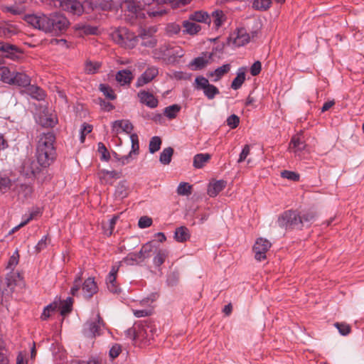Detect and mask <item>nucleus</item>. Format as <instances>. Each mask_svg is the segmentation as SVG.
I'll use <instances>...</instances> for the list:
<instances>
[{
    "label": "nucleus",
    "instance_id": "obj_1",
    "mask_svg": "<svg viewBox=\"0 0 364 364\" xmlns=\"http://www.w3.org/2000/svg\"><path fill=\"white\" fill-rule=\"evenodd\" d=\"M26 21L36 28L55 35L65 33L70 25L66 16L59 12L49 15L44 14L28 15L26 16Z\"/></svg>",
    "mask_w": 364,
    "mask_h": 364
},
{
    "label": "nucleus",
    "instance_id": "obj_2",
    "mask_svg": "<svg viewBox=\"0 0 364 364\" xmlns=\"http://www.w3.org/2000/svg\"><path fill=\"white\" fill-rule=\"evenodd\" d=\"M55 135L50 132L43 133L39 136L36 147V157L38 163L43 167L48 166L55 159Z\"/></svg>",
    "mask_w": 364,
    "mask_h": 364
},
{
    "label": "nucleus",
    "instance_id": "obj_3",
    "mask_svg": "<svg viewBox=\"0 0 364 364\" xmlns=\"http://www.w3.org/2000/svg\"><path fill=\"white\" fill-rule=\"evenodd\" d=\"M156 333L154 325L146 321L135 323L125 331L127 337L132 339L136 346H145L154 339Z\"/></svg>",
    "mask_w": 364,
    "mask_h": 364
},
{
    "label": "nucleus",
    "instance_id": "obj_4",
    "mask_svg": "<svg viewBox=\"0 0 364 364\" xmlns=\"http://www.w3.org/2000/svg\"><path fill=\"white\" fill-rule=\"evenodd\" d=\"M112 38L122 47L131 49L136 45L138 36L126 28H120L112 33Z\"/></svg>",
    "mask_w": 364,
    "mask_h": 364
},
{
    "label": "nucleus",
    "instance_id": "obj_5",
    "mask_svg": "<svg viewBox=\"0 0 364 364\" xmlns=\"http://www.w3.org/2000/svg\"><path fill=\"white\" fill-rule=\"evenodd\" d=\"M277 223L282 228H301L299 213L292 210L284 211L278 217Z\"/></svg>",
    "mask_w": 364,
    "mask_h": 364
},
{
    "label": "nucleus",
    "instance_id": "obj_6",
    "mask_svg": "<svg viewBox=\"0 0 364 364\" xmlns=\"http://www.w3.org/2000/svg\"><path fill=\"white\" fill-rule=\"evenodd\" d=\"M41 167H42L33 158L25 159L19 167V172L21 176L26 178L33 179L36 175L40 172Z\"/></svg>",
    "mask_w": 364,
    "mask_h": 364
},
{
    "label": "nucleus",
    "instance_id": "obj_7",
    "mask_svg": "<svg viewBox=\"0 0 364 364\" xmlns=\"http://www.w3.org/2000/svg\"><path fill=\"white\" fill-rule=\"evenodd\" d=\"M195 82L196 89L202 90L205 96L209 100H213L220 93L218 88L210 84L208 80L205 77L198 76L196 77Z\"/></svg>",
    "mask_w": 364,
    "mask_h": 364
},
{
    "label": "nucleus",
    "instance_id": "obj_8",
    "mask_svg": "<svg viewBox=\"0 0 364 364\" xmlns=\"http://www.w3.org/2000/svg\"><path fill=\"white\" fill-rule=\"evenodd\" d=\"M55 5L73 15L80 16L84 11L81 3L76 0H55Z\"/></svg>",
    "mask_w": 364,
    "mask_h": 364
},
{
    "label": "nucleus",
    "instance_id": "obj_9",
    "mask_svg": "<svg viewBox=\"0 0 364 364\" xmlns=\"http://www.w3.org/2000/svg\"><path fill=\"white\" fill-rule=\"evenodd\" d=\"M271 243L266 239L259 238L256 240L253 246L255 258L257 261H262L266 259V253L271 247Z\"/></svg>",
    "mask_w": 364,
    "mask_h": 364
},
{
    "label": "nucleus",
    "instance_id": "obj_10",
    "mask_svg": "<svg viewBox=\"0 0 364 364\" xmlns=\"http://www.w3.org/2000/svg\"><path fill=\"white\" fill-rule=\"evenodd\" d=\"M102 321L100 314H97L95 320L88 321L84 324L82 329L83 334L88 338L96 336V335L98 334L100 323Z\"/></svg>",
    "mask_w": 364,
    "mask_h": 364
},
{
    "label": "nucleus",
    "instance_id": "obj_11",
    "mask_svg": "<svg viewBox=\"0 0 364 364\" xmlns=\"http://www.w3.org/2000/svg\"><path fill=\"white\" fill-rule=\"evenodd\" d=\"M14 275L11 272L4 279H0V291L2 295L9 296L11 294L16 287Z\"/></svg>",
    "mask_w": 364,
    "mask_h": 364
},
{
    "label": "nucleus",
    "instance_id": "obj_12",
    "mask_svg": "<svg viewBox=\"0 0 364 364\" xmlns=\"http://www.w3.org/2000/svg\"><path fill=\"white\" fill-rule=\"evenodd\" d=\"M119 267V265H113L106 279L107 289L110 292L113 294H119L121 291V289L117 285L116 281Z\"/></svg>",
    "mask_w": 364,
    "mask_h": 364
},
{
    "label": "nucleus",
    "instance_id": "obj_13",
    "mask_svg": "<svg viewBox=\"0 0 364 364\" xmlns=\"http://www.w3.org/2000/svg\"><path fill=\"white\" fill-rule=\"evenodd\" d=\"M159 73L158 68L151 66L148 68L141 75L138 77L136 82V87H140L151 82Z\"/></svg>",
    "mask_w": 364,
    "mask_h": 364
},
{
    "label": "nucleus",
    "instance_id": "obj_14",
    "mask_svg": "<svg viewBox=\"0 0 364 364\" xmlns=\"http://www.w3.org/2000/svg\"><path fill=\"white\" fill-rule=\"evenodd\" d=\"M156 31L154 27L149 29H142L139 34L142 40L141 45L145 47L154 48L156 44V40L152 36Z\"/></svg>",
    "mask_w": 364,
    "mask_h": 364
},
{
    "label": "nucleus",
    "instance_id": "obj_15",
    "mask_svg": "<svg viewBox=\"0 0 364 364\" xmlns=\"http://www.w3.org/2000/svg\"><path fill=\"white\" fill-rule=\"evenodd\" d=\"M97 285L93 277L87 278L82 284V291L84 297L91 298L97 292Z\"/></svg>",
    "mask_w": 364,
    "mask_h": 364
},
{
    "label": "nucleus",
    "instance_id": "obj_16",
    "mask_svg": "<svg viewBox=\"0 0 364 364\" xmlns=\"http://www.w3.org/2000/svg\"><path fill=\"white\" fill-rule=\"evenodd\" d=\"M137 95L140 102L146 106L150 108H155L158 106V100L151 93L146 90H141Z\"/></svg>",
    "mask_w": 364,
    "mask_h": 364
},
{
    "label": "nucleus",
    "instance_id": "obj_17",
    "mask_svg": "<svg viewBox=\"0 0 364 364\" xmlns=\"http://www.w3.org/2000/svg\"><path fill=\"white\" fill-rule=\"evenodd\" d=\"M100 182L103 184H112V179H117L121 177V173L116 171L100 170L97 173Z\"/></svg>",
    "mask_w": 364,
    "mask_h": 364
},
{
    "label": "nucleus",
    "instance_id": "obj_18",
    "mask_svg": "<svg viewBox=\"0 0 364 364\" xmlns=\"http://www.w3.org/2000/svg\"><path fill=\"white\" fill-rule=\"evenodd\" d=\"M112 130L116 134L121 131L129 134L133 130V125L129 120H116L112 123Z\"/></svg>",
    "mask_w": 364,
    "mask_h": 364
},
{
    "label": "nucleus",
    "instance_id": "obj_19",
    "mask_svg": "<svg viewBox=\"0 0 364 364\" xmlns=\"http://www.w3.org/2000/svg\"><path fill=\"white\" fill-rule=\"evenodd\" d=\"M306 147L305 141L303 139L302 132L292 136L289 143V149L296 153L301 151Z\"/></svg>",
    "mask_w": 364,
    "mask_h": 364
},
{
    "label": "nucleus",
    "instance_id": "obj_20",
    "mask_svg": "<svg viewBox=\"0 0 364 364\" xmlns=\"http://www.w3.org/2000/svg\"><path fill=\"white\" fill-rule=\"evenodd\" d=\"M133 78L134 75L129 69L119 70L115 75V79L120 85H129Z\"/></svg>",
    "mask_w": 364,
    "mask_h": 364
},
{
    "label": "nucleus",
    "instance_id": "obj_21",
    "mask_svg": "<svg viewBox=\"0 0 364 364\" xmlns=\"http://www.w3.org/2000/svg\"><path fill=\"white\" fill-rule=\"evenodd\" d=\"M14 82L11 85H15L18 87H28L31 84L30 77L23 73H15L13 77Z\"/></svg>",
    "mask_w": 364,
    "mask_h": 364
},
{
    "label": "nucleus",
    "instance_id": "obj_22",
    "mask_svg": "<svg viewBox=\"0 0 364 364\" xmlns=\"http://www.w3.org/2000/svg\"><path fill=\"white\" fill-rule=\"evenodd\" d=\"M26 93L29 95L33 99L41 101L43 100L46 97V93L43 89L38 86L31 85L26 88Z\"/></svg>",
    "mask_w": 364,
    "mask_h": 364
},
{
    "label": "nucleus",
    "instance_id": "obj_23",
    "mask_svg": "<svg viewBox=\"0 0 364 364\" xmlns=\"http://www.w3.org/2000/svg\"><path fill=\"white\" fill-rule=\"evenodd\" d=\"M129 195V186L126 181H122L118 183L115 188L114 197L117 199L122 200Z\"/></svg>",
    "mask_w": 364,
    "mask_h": 364
},
{
    "label": "nucleus",
    "instance_id": "obj_24",
    "mask_svg": "<svg viewBox=\"0 0 364 364\" xmlns=\"http://www.w3.org/2000/svg\"><path fill=\"white\" fill-rule=\"evenodd\" d=\"M250 41V36L245 28H238L236 36L234 37V44L237 46H242Z\"/></svg>",
    "mask_w": 364,
    "mask_h": 364
},
{
    "label": "nucleus",
    "instance_id": "obj_25",
    "mask_svg": "<svg viewBox=\"0 0 364 364\" xmlns=\"http://www.w3.org/2000/svg\"><path fill=\"white\" fill-rule=\"evenodd\" d=\"M245 68H240L237 72V76L234 78L231 84V88L238 90L241 87L245 80Z\"/></svg>",
    "mask_w": 364,
    "mask_h": 364
},
{
    "label": "nucleus",
    "instance_id": "obj_26",
    "mask_svg": "<svg viewBox=\"0 0 364 364\" xmlns=\"http://www.w3.org/2000/svg\"><path fill=\"white\" fill-rule=\"evenodd\" d=\"M210 58L211 54L209 55L208 59L203 56L197 57L189 63V67L193 70H200L205 68L209 63Z\"/></svg>",
    "mask_w": 364,
    "mask_h": 364
},
{
    "label": "nucleus",
    "instance_id": "obj_27",
    "mask_svg": "<svg viewBox=\"0 0 364 364\" xmlns=\"http://www.w3.org/2000/svg\"><path fill=\"white\" fill-rule=\"evenodd\" d=\"M210 158L211 155L209 154H198L193 157V166L196 168H202Z\"/></svg>",
    "mask_w": 364,
    "mask_h": 364
},
{
    "label": "nucleus",
    "instance_id": "obj_28",
    "mask_svg": "<svg viewBox=\"0 0 364 364\" xmlns=\"http://www.w3.org/2000/svg\"><path fill=\"white\" fill-rule=\"evenodd\" d=\"M230 70V64H225L218 68H216L214 71L210 72L208 74L209 77H215L213 81L217 82L224 75L228 73Z\"/></svg>",
    "mask_w": 364,
    "mask_h": 364
},
{
    "label": "nucleus",
    "instance_id": "obj_29",
    "mask_svg": "<svg viewBox=\"0 0 364 364\" xmlns=\"http://www.w3.org/2000/svg\"><path fill=\"white\" fill-rule=\"evenodd\" d=\"M226 186L225 181H217L209 186L208 193L210 197H215L220 191H222Z\"/></svg>",
    "mask_w": 364,
    "mask_h": 364
},
{
    "label": "nucleus",
    "instance_id": "obj_30",
    "mask_svg": "<svg viewBox=\"0 0 364 364\" xmlns=\"http://www.w3.org/2000/svg\"><path fill=\"white\" fill-rule=\"evenodd\" d=\"M183 26L184 28L183 32L190 35L196 34L201 29V27L198 24L190 19L183 21Z\"/></svg>",
    "mask_w": 364,
    "mask_h": 364
},
{
    "label": "nucleus",
    "instance_id": "obj_31",
    "mask_svg": "<svg viewBox=\"0 0 364 364\" xmlns=\"http://www.w3.org/2000/svg\"><path fill=\"white\" fill-rule=\"evenodd\" d=\"M174 237L176 241L183 242L188 240L190 237V232L188 229L185 226H181L176 229Z\"/></svg>",
    "mask_w": 364,
    "mask_h": 364
},
{
    "label": "nucleus",
    "instance_id": "obj_32",
    "mask_svg": "<svg viewBox=\"0 0 364 364\" xmlns=\"http://www.w3.org/2000/svg\"><path fill=\"white\" fill-rule=\"evenodd\" d=\"M189 19L193 21L204 22L208 23L211 21V18L208 13L202 11H195L194 13L190 14Z\"/></svg>",
    "mask_w": 364,
    "mask_h": 364
},
{
    "label": "nucleus",
    "instance_id": "obj_33",
    "mask_svg": "<svg viewBox=\"0 0 364 364\" xmlns=\"http://www.w3.org/2000/svg\"><path fill=\"white\" fill-rule=\"evenodd\" d=\"M174 150L172 147H166L163 149L159 156V161L164 165H168L173 154Z\"/></svg>",
    "mask_w": 364,
    "mask_h": 364
},
{
    "label": "nucleus",
    "instance_id": "obj_34",
    "mask_svg": "<svg viewBox=\"0 0 364 364\" xmlns=\"http://www.w3.org/2000/svg\"><path fill=\"white\" fill-rule=\"evenodd\" d=\"M316 216V213L310 210L299 214V220H301V228L304 227V225H309L310 224H311L314 221Z\"/></svg>",
    "mask_w": 364,
    "mask_h": 364
},
{
    "label": "nucleus",
    "instance_id": "obj_35",
    "mask_svg": "<svg viewBox=\"0 0 364 364\" xmlns=\"http://www.w3.org/2000/svg\"><path fill=\"white\" fill-rule=\"evenodd\" d=\"M15 74V72H11L8 68L3 66L2 65L0 66V76L1 80L7 84H11L14 82L13 77Z\"/></svg>",
    "mask_w": 364,
    "mask_h": 364
},
{
    "label": "nucleus",
    "instance_id": "obj_36",
    "mask_svg": "<svg viewBox=\"0 0 364 364\" xmlns=\"http://www.w3.org/2000/svg\"><path fill=\"white\" fill-rule=\"evenodd\" d=\"M17 31L14 26L11 24H5L0 26V36L10 38L16 33Z\"/></svg>",
    "mask_w": 364,
    "mask_h": 364
},
{
    "label": "nucleus",
    "instance_id": "obj_37",
    "mask_svg": "<svg viewBox=\"0 0 364 364\" xmlns=\"http://www.w3.org/2000/svg\"><path fill=\"white\" fill-rule=\"evenodd\" d=\"M168 257V252L166 250H159L153 259L154 264L159 267Z\"/></svg>",
    "mask_w": 364,
    "mask_h": 364
},
{
    "label": "nucleus",
    "instance_id": "obj_38",
    "mask_svg": "<svg viewBox=\"0 0 364 364\" xmlns=\"http://www.w3.org/2000/svg\"><path fill=\"white\" fill-rule=\"evenodd\" d=\"M99 90L108 100H114L116 99V95L114 94L113 89L108 85L100 84L99 86Z\"/></svg>",
    "mask_w": 364,
    "mask_h": 364
},
{
    "label": "nucleus",
    "instance_id": "obj_39",
    "mask_svg": "<svg viewBox=\"0 0 364 364\" xmlns=\"http://www.w3.org/2000/svg\"><path fill=\"white\" fill-rule=\"evenodd\" d=\"M271 0H254L252 7L258 11H267L271 6Z\"/></svg>",
    "mask_w": 364,
    "mask_h": 364
},
{
    "label": "nucleus",
    "instance_id": "obj_40",
    "mask_svg": "<svg viewBox=\"0 0 364 364\" xmlns=\"http://www.w3.org/2000/svg\"><path fill=\"white\" fill-rule=\"evenodd\" d=\"M17 48L13 45L6 43H0V51H1L4 54V56L7 58L11 57V55L14 54Z\"/></svg>",
    "mask_w": 364,
    "mask_h": 364
},
{
    "label": "nucleus",
    "instance_id": "obj_41",
    "mask_svg": "<svg viewBox=\"0 0 364 364\" xmlns=\"http://www.w3.org/2000/svg\"><path fill=\"white\" fill-rule=\"evenodd\" d=\"M181 110V107L178 105H173L168 107H166L164 109V114L168 119H173L176 117L177 114Z\"/></svg>",
    "mask_w": 364,
    "mask_h": 364
},
{
    "label": "nucleus",
    "instance_id": "obj_42",
    "mask_svg": "<svg viewBox=\"0 0 364 364\" xmlns=\"http://www.w3.org/2000/svg\"><path fill=\"white\" fill-rule=\"evenodd\" d=\"M100 67L101 63L99 62L87 60L85 65V70L87 74H94L98 71Z\"/></svg>",
    "mask_w": 364,
    "mask_h": 364
},
{
    "label": "nucleus",
    "instance_id": "obj_43",
    "mask_svg": "<svg viewBox=\"0 0 364 364\" xmlns=\"http://www.w3.org/2000/svg\"><path fill=\"white\" fill-rule=\"evenodd\" d=\"M161 145V139L159 136H153L149 144V150L151 154H154L158 151Z\"/></svg>",
    "mask_w": 364,
    "mask_h": 364
},
{
    "label": "nucleus",
    "instance_id": "obj_44",
    "mask_svg": "<svg viewBox=\"0 0 364 364\" xmlns=\"http://www.w3.org/2000/svg\"><path fill=\"white\" fill-rule=\"evenodd\" d=\"M125 259L129 264H134L143 262L145 258L143 255H139V252H138L129 253Z\"/></svg>",
    "mask_w": 364,
    "mask_h": 364
},
{
    "label": "nucleus",
    "instance_id": "obj_45",
    "mask_svg": "<svg viewBox=\"0 0 364 364\" xmlns=\"http://www.w3.org/2000/svg\"><path fill=\"white\" fill-rule=\"evenodd\" d=\"M192 186L186 182L179 183L177 188V193L179 196H189L191 194Z\"/></svg>",
    "mask_w": 364,
    "mask_h": 364
},
{
    "label": "nucleus",
    "instance_id": "obj_46",
    "mask_svg": "<svg viewBox=\"0 0 364 364\" xmlns=\"http://www.w3.org/2000/svg\"><path fill=\"white\" fill-rule=\"evenodd\" d=\"M180 279V274L178 271H173L168 274L166 283L170 287L176 286Z\"/></svg>",
    "mask_w": 364,
    "mask_h": 364
},
{
    "label": "nucleus",
    "instance_id": "obj_47",
    "mask_svg": "<svg viewBox=\"0 0 364 364\" xmlns=\"http://www.w3.org/2000/svg\"><path fill=\"white\" fill-rule=\"evenodd\" d=\"M82 272L80 270L78 275L76 277V278L74 280L73 286L70 289V293L73 296H76L80 289V287L82 286L81 282V277H82Z\"/></svg>",
    "mask_w": 364,
    "mask_h": 364
},
{
    "label": "nucleus",
    "instance_id": "obj_48",
    "mask_svg": "<svg viewBox=\"0 0 364 364\" xmlns=\"http://www.w3.org/2000/svg\"><path fill=\"white\" fill-rule=\"evenodd\" d=\"M224 15L222 11H215L212 14V20L215 28L221 26Z\"/></svg>",
    "mask_w": 364,
    "mask_h": 364
},
{
    "label": "nucleus",
    "instance_id": "obj_49",
    "mask_svg": "<svg viewBox=\"0 0 364 364\" xmlns=\"http://www.w3.org/2000/svg\"><path fill=\"white\" fill-rule=\"evenodd\" d=\"M72 303V299L69 297L60 304V309L62 316H65L71 311Z\"/></svg>",
    "mask_w": 364,
    "mask_h": 364
},
{
    "label": "nucleus",
    "instance_id": "obj_50",
    "mask_svg": "<svg viewBox=\"0 0 364 364\" xmlns=\"http://www.w3.org/2000/svg\"><path fill=\"white\" fill-rule=\"evenodd\" d=\"M130 139L132 142V150L130 154H138L139 149V139L136 134H132L130 135Z\"/></svg>",
    "mask_w": 364,
    "mask_h": 364
},
{
    "label": "nucleus",
    "instance_id": "obj_51",
    "mask_svg": "<svg viewBox=\"0 0 364 364\" xmlns=\"http://www.w3.org/2000/svg\"><path fill=\"white\" fill-rule=\"evenodd\" d=\"M154 248L153 242H149L144 245L139 250V255H143L144 258H148Z\"/></svg>",
    "mask_w": 364,
    "mask_h": 364
},
{
    "label": "nucleus",
    "instance_id": "obj_52",
    "mask_svg": "<svg viewBox=\"0 0 364 364\" xmlns=\"http://www.w3.org/2000/svg\"><path fill=\"white\" fill-rule=\"evenodd\" d=\"M76 30L82 31L85 34H94L96 31V28L92 27L83 23H78L75 26Z\"/></svg>",
    "mask_w": 364,
    "mask_h": 364
},
{
    "label": "nucleus",
    "instance_id": "obj_53",
    "mask_svg": "<svg viewBox=\"0 0 364 364\" xmlns=\"http://www.w3.org/2000/svg\"><path fill=\"white\" fill-rule=\"evenodd\" d=\"M57 308L56 304H50L44 308V310L41 314L42 320H47L50 316V314L55 311Z\"/></svg>",
    "mask_w": 364,
    "mask_h": 364
},
{
    "label": "nucleus",
    "instance_id": "obj_54",
    "mask_svg": "<svg viewBox=\"0 0 364 364\" xmlns=\"http://www.w3.org/2000/svg\"><path fill=\"white\" fill-rule=\"evenodd\" d=\"M334 326L338 330L342 336H346L350 332V326L346 323H335Z\"/></svg>",
    "mask_w": 364,
    "mask_h": 364
},
{
    "label": "nucleus",
    "instance_id": "obj_55",
    "mask_svg": "<svg viewBox=\"0 0 364 364\" xmlns=\"http://www.w3.org/2000/svg\"><path fill=\"white\" fill-rule=\"evenodd\" d=\"M92 130V126L87 123H83L80 129V140L81 143H83L85 139V136L87 134L90 133Z\"/></svg>",
    "mask_w": 364,
    "mask_h": 364
},
{
    "label": "nucleus",
    "instance_id": "obj_56",
    "mask_svg": "<svg viewBox=\"0 0 364 364\" xmlns=\"http://www.w3.org/2000/svg\"><path fill=\"white\" fill-rule=\"evenodd\" d=\"M19 260V255L18 251H15L12 256L10 257L6 268L14 270V267L18 264Z\"/></svg>",
    "mask_w": 364,
    "mask_h": 364
},
{
    "label": "nucleus",
    "instance_id": "obj_57",
    "mask_svg": "<svg viewBox=\"0 0 364 364\" xmlns=\"http://www.w3.org/2000/svg\"><path fill=\"white\" fill-rule=\"evenodd\" d=\"M281 176L292 181H298L299 180V174L296 172L287 170L283 171L281 173Z\"/></svg>",
    "mask_w": 364,
    "mask_h": 364
},
{
    "label": "nucleus",
    "instance_id": "obj_58",
    "mask_svg": "<svg viewBox=\"0 0 364 364\" xmlns=\"http://www.w3.org/2000/svg\"><path fill=\"white\" fill-rule=\"evenodd\" d=\"M98 151L101 154V160L107 161L109 159V153L105 147V144L102 142L98 144Z\"/></svg>",
    "mask_w": 364,
    "mask_h": 364
},
{
    "label": "nucleus",
    "instance_id": "obj_59",
    "mask_svg": "<svg viewBox=\"0 0 364 364\" xmlns=\"http://www.w3.org/2000/svg\"><path fill=\"white\" fill-rule=\"evenodd\" d=\"M11 186V181L9 177L0 174V191H6Z\"/></svg>",
    "mask_w": 364,
    "mask_h": 364
},
{
    "label": "nucleus",
    "instance_id": "obj_60",
    "mask_svg": "<svg viewBox=\"0 0 364 364\" xmlns=\"http://www.w3.org/2000/svg\"><path fill=\"white\" fill-rule=\"evenodd\" d=\"M152 225V219L148 216H142L139 218L138 225L140 228H146Z\"/></svg>",
    "mask_w": 364,
    "mask_h": 364
},
{
    "label": "nucleus",
    "instance_id": "obj_61",
    "mask_svg": "<svg viewBox=\"0 0 364 364\" xmlns=\"http://www.w3.org/2000/svg\"><path fill=\"white\" fill-rule=\"evenodd\" d=\"M125 5L128 11H130L132 14H135L136 17L140 15V9L139 6L135 4L134 2L127 1L125 3Z\"/></svg>",
    "mask_w": 364,
    "mask_h": 364
},
{
    "label": "nucleus",
    "instance_id": "obj_62",
    "mask_svg": "<svg viewBox=\"0 0 364 364\" xmlns=\"http://www.w3.org/2000/svg\"><path fill=\"white\" fill-rule=\"evenodd\" d=\"M95 6L98 7L102 11H108L112 9V3L109 0H100Z\"/></svg>",
    "mask_w": 364,
    "mask_h": 364
},
{
    "label": "nucleus",
    "instance_id": "obj_63",
    "mask_svg": "<svg viewBox=\"0 0 364 364\" xmlns=\"http://www.w3.org/2000/svg\"><path fill=\"white\" fill-rule=\"evenodd\" d=\"M240 123V118L236 114H231L227 119V124L231 128H236Z\"/></svg>",
    "mask_w": 364,
    "mask_h": 364
},
{
    "label": "nucleus",
    "instance_id": "obj_64",
    "mask_svg": "<svg viewBox=\"0 0 364 364\" xmlns=\"http://www.w3.org/2000/svg\"><path fill=\"white\" fill-rule=\"evenodd\" d=\"M122 352V347L119 344H114L109 350V356L114 359L119 356Z\"/></svg>",
    "mask_w": 364,
    "mask_h": 364
}]
</instances>
